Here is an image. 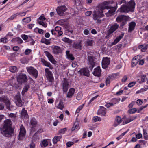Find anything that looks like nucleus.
I'll return each instance as SVG.
<instances>
[{"label": "nucleus", "mask_w": 148, "mask_h": 148, "mask_svg": "<svg viewBox=\"0 0 148 148\" xmlns=\"http://www.w3.org/2000/svg\"><path fill=\"white\" fill-rule=\"evenodd\" d=\"M135 3L134 0H131L125 5H123L119 9L121 12L128 13L129 11L133 12L134 10Z\"/></svg>", "instance_id": "f257e3e1"}, {"label": "nucleus", "mask_w": 148, "mask_h": 148, "mask_svg": "<svg viewBox=\"0 0 148 148\" xmlns=\"http://www.w3.org/2000/svg\"><path fill=\"white\" fill-rule=\"evenodd\" d=\"M103 8H98L95 10L93 11V18L94 20H97V23H100L101 22V20L99 18L103 17L104 15L103 14Z\"/></svg>", "instance_id": "f03ea898"}, {"label": "nucleus", "mask_w": 148, "mask_h": 148, "mask_svg": "<svg viewBox=\"0 0 148 148\" xmlns=\"http://www.w3.org/2000/svg\"><path fill=\"white\" fill-rule=\"evenodd\" d=\"M0 130L2 134L5 137H11L14 135V130L13 128L2 127H1Z\"/></svg>", "instance_id": "7ed1b4c3"}, {"label": "nucleus", "mask_w": 148, "mask_h": 148, "mask_svg": "<svg viewBox=\"0 0 148 148\" xmlns=\"http://www.w3.org/2000/svg\"><path fill=\"white\" fill-rule=\"evenodd\" d=\"M123 5H125L126 4V1L125 0H118L116 3V7H110V10H109L108 12L105 13V14L107 17H109L110 16L114 14V13L116 10L117 7V6L118 4L120 5L122 4Z\"/></svg>", "instance_id": "20e7f679"}, {"label": "nucleus", "mask_w": 148, "mask_h": 148, "mask_svg": "<svg viewBox=\"0 0 148 148\" xmlns=\"http://www.w3.org/2000/svg\"><path fill=\"white\" fill-rule=\"evenodd\" d=\"M130 17L128 16L124 15L118 16L116 18V21L118 22H121L120 27H123L126 23L127 21L129 19Z\"/></svg>", "instance_id": "39448f33"}, {"label": "nucleus", "mask_w": 148, "mask_h": 148, "mask_svg": "<svg viewBox=\"0 0 148 148\" xmlns=\"http://www.w3.org/2000/svg\"><path fill=\"white\" fill-rule=\"evenodd\" d=\"M61 84L62 86V90L65 92H66L69 87V85L68 80L66 78H64L63 80L62 81Z\"/></svg>", "instance_id": "423d86ee"}, {"label": "nucleus", "mask_w": 148, "mask_h": 148, "mask_svg": "<svg viewBox=\"0 0 148 148\" xmlns=\"http://www.w3.org/2000/svg\"><path fill=\"white\" fill-rule=\"evenodd\" d=\"M0 101L4 103L6 106L7 108L9 110H10V102L7 96L3 95L0 97Z\"/></svg>", "instance_id": "0eeeda50"}, {"label": "nucleus", "mask_w": 148, "mask_h": 148, "mask_svg": "<svg viewBox=\"0 0 148 148\" xmlns=\"http://www.w3.org/2000/svg\"><path fill=\"white\" fill-rule=\"evenodd\" d=\"M67 10V8L65 5H62L57 7L56 10L57 14L60 16H63L64 12Z\"/></svg>", "instance_id": "6e6552de"}, {"label": "nucleus", "mask_w": 148, "mask_h": 148, "mask_svg": "<svg viewBox=\"0 0 148 148\" xmlns=\"http://www.w3.org/2000/svg\"><path fill=\"white\" fill-rule=\"evenodd\" d=\"M45 75L48 80L51 82L53 81L54 78L53 75L51 71H50L48 68L45 69Z\"/></svg>", "instance_id": "1a4fd4ad"}, {"label": "nucleus", "mask_w": 148, "mask_h": 148, "mask_svg": "<svg viewBox=\"0 0 148 148\" xmlns=\"http://www.w3.org/2000/svg\"><path fill=\"white\" fill-rule=\"evenodd\" d=\"M119 27V25L116 23L112 24L107 32L108 36H110L111 34L117 30Z\"/></svg>", "instance_id": "9d476101"}, {"label": "nucleus", "mask_w": 148, "mask_h": 148, "mask_svg": "<svg viewBox=\"0 0 148 148\" xmlns=\"http://www.w3.org/2000/svg\"><path fill=\"white\" fill-rule=\"evenodd\" d=\"M28 72L31 74L35 78H37L38 76V71L32 67H30L27 68Z\"/></svg>", "instance_id": "9b49d317"}, {"label": "nucleus", "mask_w": 148, "mask_h": 148, "mask_svg": "<svg viewBox=\"0 0 148 148\" xmlns=\"http://www.w3.org/2000/svg\"><path fill=\"white\" fill-rule=\"evenodd\" d=\"M26 133V131L24 127L23 126H21L19 134L18 140H21L24 138Z\"/></svg>", "instance_id": "f8f14e48"}, {"label": "nucleus", "mask_w": 148, "mask_h": 148, "mask_svg": "<svg viewBox=\"0 0 148 148\" xmlns=\"http://www.w3.org/2000/svg\"><path fill=\"white\" fill-rule=\"evenodd\" d=\"M14 99L15 103L18 106L21 107L23 106L24 103L22 102L20 98V95L19 94H17L15 97Z\"/></svg>", "instance_id": "ddd939ff"}, {"label": "nucleus", "mask_w": 148, "mask_h": 148, "mask_svg": "<svg viewBox=\"0 0 148 148\" xmlns=\"http://www.w3.org/2000/svg\"><path fill=\"white\" fill-rule=\"evenodd\" d=\"M110 58L107 57L103 58L102 62V66L103 68H106L110 63Z\"/></svg>", "instance_id": "4468645a"}, {"label": "nucleus", "mask_w": 148, "mask_h": 148, "mask_svg": "<svg viewBox=\"0 0 148 148\" xmlns=\"http://www.w3.org/2000/svg\"><path fill=\"white\" fill-rule=\"evenodd\" d=\"M27 77L25 74H21L19 75L17 79L18 82L22 83L26 81Z\"/></svg>", "instance_id": "2eb2a0df"}, {"label": "nucleus", "mask_w": 148, "mask_h": 148, "mask_svg": "<svg viewBox=\"0 0 148 148\" xmlns=\"http://www.w3.org/2000/svg\"><path fill=\"white\" fill-rule=\"evenodd\" d=\"M53 52L55 54L60 53L61 52V49L60 48L57 46H53L51 47Z\"/></svg>", "instance_id": "dca6fc26"}, {"label": "nucleus", "mask_w": 148, "mask_h": 148, "mask_svg": "<svg viewBox=\"0 0 148 148\" xmlns=\"http://www.w3.org/2000/svg\"><path fill=\"white\" fill-rule=\"evenodd\" d=\"M45 53L46 55L48 58L49 61L54 64H56V61L54 60L52 55L48 51H45Z\"/></svg>", "instance_id": "f3484780"}, {"label": "nucleus", "mask_w": 148, "mask_h": 148, "mask_svg": "<svg viewBox=\"0 0 148 148\" xmlns=\"http://www.w3.org/2000/svg\"><path fill=\"white\" fill-rule=\"evenodd\" d=\"M4 125L3 127H6L10 128L12 127V123L10 119H7L5 120L4 122Z\"/></svg>", "instance_id": "a211bd4d"}, {"label": "nucleus", "mask_w": 148, "mask_h": 148, "mask_svg": "<svg viewBox=\"0 0 148 148\" xmlns=\"http://www.w3.org/2000/svg\"><path fill=\"white\" fill-rule=\"evenodd\" d=\"M101 70L100 68L98 66L95 69V71L93 73V75L95 76L99 77L101 75Z\"/></svg>", "instance_id": "6ab92c4d"}, {"label": "nucleus", "mask_w": 148, "mask_h": 148, "mask_svg": "<svg viewBox=\"0 0 148 148\" xmlns=\"http://www.w3.org/2000/svg\"><path fill=\"white\" fill-rule=\"evenodd\" d=\"M79 72L81 75L88 76L89 75V71L86 69H82L79 71Z\"/></svg>", "instance_id": "aec40b11"}, {"label": "nucleus", "mask_w": 148, "mask_h": 148, "mask_svg": "<svg viewBox=\"0 0 148 148\" xmlns=\"http://www.w3.org/2000/svg\"><path fill=\"white\" fill-rule=\"evenodd\" d=\"M124 33H122L119 36L117 37L112 42V45H114L116 44L123 37L124 35Z\"/></svg>", "instance_id": "412c9836"}, {"label": "nucleus", "mask_w": 148, "mask_h": 148, "mask_svg": "<svg viewBox=\"0 0 148 148\" xmlns=\"http://www.w3.org/2000/svg\"><path fill=\"white\" fill-rule=\"evenodd\" d=\"M136 25V23L134 22H132L129 23V27L128 30L129 32H130L134 30Z\"/></svg>", "instance_id": "4be33fe9"}, {"label": "nucleus", "mask_w": 148, "mask_h": 148, "mask_svg": "<svg viewBox=\"0 0 148 148\" xmlns=\"http://www.w3.org/2000/svg\"><path fill=\"white\" fill-rule=\"evenodd\" d=\"M106 108L102 106H101L97 114H101L102 116H105L106 114Z\"/></svg>", "instance_id": "5701e85b"}, {"label": "nucleus", "mask_w": 148, "mask_h": 148, "mask_svg": "<svg viewBox=\"0 0 148 148\" xmlns=\"http://www.w3.org/2000/svg\"><path fill=\"white\" fill-rule=\"evenodd\" d=\"M139 59H138V56L135 57L132 61V66L134 67L136 66L138 63Z\"/></svg>", "instance_id": "b1692460"}, {"label": "nucleus", "mask_w": 148, "mask_h": 148, "mask_svg": "<svg viewBox=\"0 0 148 148\" xmlns=\"http://www.w3.org/2000/svg\"><path fill=\"white\" fill-rule=\"evenodd\" d=\"M41 61L45 66L49 67L51 69H53V67L50 63L47 62L44 59L42 58L41 59Z\"/></svg>", "instance_id": "393cba45"}, {"label": "nucleus", "mask_w": 148, "mask_h": 148, "mask_svg": "<svg viewBox=\"0 0 148 148\" xmlns=\"http://www.w3.org/2000/svg\"><path fill=\"white\" fill-rule=\"evenodd\" d=\"M75 89L74 88H71L67 93V97L68 98H71L74 94L75 92Z\"/></svg>", "instance_id": "a878e982"}, {"label": "nucleus", "mask_w": 148, "mask_h": 148, "mask_svg": "<svg viewBox=\"0 0 148 148\" xmlns=\"http://www.w3.org/2000/svg\"><path fill=\"white\" fill-rule=\"evenodd\" d=\"M21 114L22 117H26L27 118L28 117L27 111L25 110V109L24 108H23L22 109Z\"/></svg>", "instance_id": "bb28decb"}, {"label": "nucleus", "mask_w": 148, "mask_h": 148, "mask_svg": "<svg viewBox=\"0 0 148 148\" xmlns=\"http://www.w3.org/2000/svg\"><path fill=\"white\" fill-rule=\"evenodd\" d=\"M37 122L36 119L34 118L31 119L30 121V124L32 126V127L36 126L37 125Z\"/></svg>", "instance_id": "cd10ccee"}, {"label": "nucleus", "mask_w": 148, "mask_h": 148, "mask_svg": "<svg viewBox=\"0 0 148 148\" xmlns=\"http://www.w3.org/2000/svg\"><path fill=\"white\" fill-rule=\"evenodd\" d=\"M138 48L139 49H141V51L143 52H145L146 51V50L148 49V44L145 46L143 45H140L138 46Z\"/></svg>", "instance_id": "c85d7f7f"}, {"label": "nucleus", "mask_w": 148, "mask_h": 148, "mask_svg": "<svg viewBox=\"0 0 148 148\" xmlns=\"http://www.w3.org/2000/svg\"><path fill=\"white\" fill-rule=\"evenodd\" d=\"M88 59L89 63L93 67L95 64L93 57L92 56H88Z\"/></svg>", "instance_id": "c756f323"}, {"label": "nucleus", "mask_w": 148, "mask_h": 148, "mask_svg": "<svg viewBox=\"0 0 148 148\" xmlns=\"http://www.w3.org/2000/svg\"><path fill=\"white\" fill-rule=\"evenodd\" d=\"M66 53L67 56V58L68 59H70L71 60H73L74 59V58L72 54L70 53L69 51H66Z\"/></svg>", "instance_id": "7c9ffc66"}, {"label": "nucleus", "mask_w": 148, "mask_h": 148, "mask_svg": "<svg viewBox=\"0 0 148 148\" xmlns=\"http://www.w3.org/2000/svg\"><path fill=\"white\" fill-rule=\"evenodd\" d=\"M121 117L119 116H116L115 118V121L116 122H115L113 124V126L115 127L117 126L120 122H121Z\"/></svg>", "instance_id": "2f4dec72"}, {"label": "nucleus", "mask_w": 148, "mask_h": 148, "mask_svg": "<svg viewBox=\"0 0 148 148\" xmlns=\"http://www.w3.org/2000/svg\"><path fill=\"white\" fill-rule=\"evenodd\" d=\"M61 138V136H55L53 139V143L54 144H56L57 142L60 140Z\"/></svg>", "instance_id": "473e14b6"}, {"label": "nucleus", "mask_w": 148, "mask_h": 148, "mask_svg": "<svg viewBox=\"0 0 148 148\" xmlns=\"http://www.w3.org/2000/svg\"><path fill=\"white\" fill-rule=\"evenodd\" d=\"M16 80L14 77H12L11 79L9 81V83L11 85L13 86L16 84Z\"/></svg>", "instance_id": "72a5a7b5"}, {"label": "nucleus", "mask_w": 148, "mask_h": 148, "mask_svg": "<svg viewBox=\"0 0 148 148\" xmlns=\"http://www.w3.org/2000/svg\"><path fill=\"white\" fill-rule=\"evenodd\" d=\"M75 49L81 50L82 45L81 42L75 43L73 45Z\"/></svg>", "instance_id": "f704fd0d"}, {"label": "nucleus", "mask_w": 148, "mask_h": 148, "mask_svg": "<svg viewBox=\"0 0 148 148\" xmlns=\"http://www.w3.org/2000/svg\"><path fill=\"white\" fill-rule=\"evenodd\" d=\"M56 106L57 108L61 110H62L64 107V105L61 100L59 101L58 103L56 105Z\"/></svg>", "instance_id": "c9c22d12"}, {"label": "nucleus", "mask_w": 148, "mask_h": 148, "mask_svg": "<svg viewBox=\"0 0 148 148\" xmlns=\"http://www.w3.org/2000/svg\"><path fill=\"white\" fill-rule=\"evenodd\" d=\"M30 88V86L29 85H25L23 88V90L22 92V94L24 95L25 93L28 90L29 88Z\"/></svg>", "instance_id": "e433bc0d"}, {"label": "nucleus", "mask_w": 148, "mask_h": 148, "mask_svg": "<svg viewBox=\"0 0 148 148\" xmlns=\"http://www.w3.org/2000/svg\"><path fill=\"white\" fill-rule=\"evenodd\" d=\"M136 118V116H133L127 118L125 121V123L127 124L130 122L133 121Z\"/></svg>", "instance_id": "4c0bfd02"}, {"label": "nucleus", "mask_w": 148, "mask_h": 148, "mask_svg": "<svg viewBox=\"0 0 148 148\" xmlns=\"http://www.w3.org/2000/svg\"><path fill=\"white\" fill-rule=\"evenodd\" d=\"M9 70L12 73H15L17 71V68L15 66H11L9 68Z\"/></svg>", "instance_id": "58836bf2"}, {"label": "nucleus", "mask_w": 148, "mask_h": 148, "mask_svg": "<svg viewBox=\"0 0 148 148\" xmlns=\"http://www.w3.org/2000/svg\"><path fill=\"white\" fill-rule=\"evenodd\" d=\"M92 44V40H88L85 42V45L87 46H91Z\"/></svg>", "instance_id": "ea45409f"}, {"label": "nucleus", "mask_w": 148, "mask_h": 148, "mask_svg": "<svg viewBox=\"0 0 148 148\" xmlns=\"http://www.w3.org/2000/svg\"><path fill=\"white\" fill-rule=\"evenodd\" d=\"M62 40L64 42H66L70 44H71L72 42V41L69 38H64L62 39Z\"/></svg>", "instance_id": "a19ab883"}, {"label": "nucleus", "mask_w": 148, "mask_h": 148, "mask_svg": "<svg viewBox=\"0 0 148 148\" xmlns=\"http://www.w3.org/2000/svg\"><path fill=\"white\" fill-rule=\"evenodd\" d=\"M137 111V109L136 108H134L130 109L128 110V112L129 114H132L134 113Z\"/></svg>", "instance_id": "79ce46f5"}, {"label": "nucleus", "mask_w": 148, "mask_h": 148, "mask_svg": "<svg viewBox=\"0 0 148 148\" xmlns=\"http://www.w3.org/2000/svg\"><path fill=\"white\" fill-rule=\"evenodd\" d=\"M83 94L81 92H79L76 96V99L78 100H80L82 97Z\"/></svg>", "instance_id": "37998d69"}, {"label": "nucleus", "mask_w": 148, "mask_h": 148, "mask_svg": "<svg viewBox=\"0 0 148 148\" xmlns=\"http://www.w3.org/2000/svg\"><path fill=\"white\" fill-rule=\"evenodd\" d=\"M38 22L39 24L45 27H46L47 26V23L43 21L38 20Z\"/></svg>", "instance_id": "c03bdc74"}, {"label": "nucleus", "mask_w": 148, "mask_h": 148, "mask_svg": "<svg viewBox=\"0 0 148 148\" xmlns=\"http://www.w3.org/2000/svg\"><path fill=\"white\" fill-rule=\"evenodd\" d=\"M22 21L26 23H28L31 21V19L29 17H27L22 19Z\"/></svg>", "instance_id": "a18cd8bd"}, {"label": "nucleus", "mask_w": 148, "mask_h": 148, "mask_svg": "<svg viewBox=\"0 0 148 148\" xmlns=\"http://www.w3.org/2000/svg\"><path fill=\"white\" fill-rule=\"evenodd\" d=\"M93 120L95 122H96L98 121H100L101 120V119L100 117L97 116H95L93 117Z\"/></svg>", "instance_id": "49530a36"}, {"label": "nucleus", "mask_w": 148, "mask_h": 148, "mask_svg": "<svg viewBox=\"0 0 148 148\" xmlns=\"http://www.w3.org/2000/svg\"><path fill=\"white\" fill-rule=\"evenodd\" d=\"M144 136V138L146 140L148 139V133H147L145 130H143Z\"/></svg>", "instance_id": "de8ad7c7"}, {"label": "nucleus", "mask_w": 148, "mask_h": 148, "mask_svg": "<svg viewBox=\"0 0 148 148\" xmlns=\"http://www.w3.org/2000/svg\"><path fill=\"white\" fill-rule=\"evenodd\" d=\"M18 15L17 13L16 14L11 16L10 18H8V19L10 20H13Z\"/></svg>", "instance_id": "09e8293b"}, {"label": "nucleus", "mask_w": 148, "mask_h": 148, "mask_svg": "<svg viewBox=\"0 0 148 148\" xmlns=\"http://www.w3.org/2000/svg\"><path fill=\"white\" fill-rule=\"evenodd\" d=\"M41 41L42 43H44L47 45H49V44L50 43V42H49V41L47 39L45 38H44L43 39L41 40Z\"/></svg>", "instance_id": "8fccbe9b"}, {"label": "nucleus", "mask_w": 148, "mask_h": 148, "mask_svg": "<svg viewBox=\"0 0 148 148\" xmlns=\"http://www.w3.org/2000/svg\"><path fill=\"white\" fill-rule=\"evenodd\" d=\"M8 116L12 118L15 119L17 116L16 114L11 113L9 114Z\"/></svg>", "instance_id": "3c124183"}, {"label": "nucleus", "mask_w": 148, "mask_h": 148, "mask_svg": "<svg viewBox=\"0 0 148 148\" xmlns=\"http://www.w3.org/2000/svg\"><path fill=\"white\" fill-rule=\"evenodd\" d=\"M148 106V104H147L144 106H141L138 110H137V111L138 112V113L140 112L143 109L146 108Z\"/></svg>", "instance_id": "603ef678"}, {"label": "nucleus", "mask_w": 148, "mask_h": 148, "mask_svg": "<svg viewBox=\"0 0 148 148\" xmlns=\"http://www.w3.org/2000/svg\"><path fill=\"white\" fill-rule=\"evenodd\" d=\"M48 142L46 140H44L42 142V144L45 147L47 146L48 145Z\"/></svg>", "instance_id": "864d4df0"}, {"label": "nucleus", "mask_w": 148, "mask_h": 148, "mask_svg": "<svg viewBox=\"0 0 148 148\" xmlns=\"http://www.w3.org/2000/svg\"><path fill=\"white\" fill-rule=\"evenodd\" d=\"M84 106V104H83L80 106L77 109L76 112L77 113H78L83 108Z\"/></svg>", "instance_id": "5fc2aeb1"}, {"label": "nucleus", "mask_w": 148, "mask_h": 148, "mask_svg": "<svg viewBox=\"0 0 148 148\" xmlns=\"http://www.w3.org/2000/svg\"><path fill=\"white\" fill-rule=\"evenodd\" d=\"M38 133L39 132L38 131H37L36 133H35L33 135V139L34 140L36 141L37 140V134H38Z\"/></svg>", "instance_id": "6e6d98bb"}, {"label": "nucleus", "mask_w": 148, "mask_h": 148, "mask_svg": "<svg viewBox=\"0 0 148 148\" xmlns=\"http://www.w3.org/2000/svg\"><path fill=\"white\" fill-rule=\"evenodd\" d=\"M67 128H64L60 130L59 131V133L64 134Z\"/></svg>", "instance_id": "4d7b16f0"}, {"label": "nucleus", "mask_w": 148, "mask_h": 148, "mask_svg": "<svg viewBox=\"0 0 148 148\" xmlns=\"http://www.w3.org/2000/svg\"><path fill=\"white\" fill-rule=\"evenodd\" d=\"M136 82H132L128 84V86L129 87H132L135 84Z\"/></svg>", "instance_id": "13d9d810"}, {"label": "nucleus", "mask_w": 148, "mask_h": 148, "mask_svg": "<svg viewBox=\"0 0 148 148\" xmlns=\"http://www.w3.org/2000/svg\"><path fill=\"white\" fill-rule=\"evenodd\" d=\"M31 51V50L29 49H26L25 52V53L26 55L29 54Z\"/></svg>", "instance_id": "bf43d9fd"}, {"label": "nucleus", "mask_w": 148, "mask_h": 148, "mask_svg": "<svg viewBox=\"0 0 148 148\" xmlns=\"http://www.w3.org/2000/svg\"><path fill=\"white\" fill-rule=\"evenodd\" d=\"M99 96V95H97L96 96L94 97L90 100L88 103V104H90L95 99H96Z\"/></svg>", "instance_id": "052dcab7"}, {"label": "nucleus", "mask_w": 148, "mask_h": 148, "mask_svg": "<svg viewBox=\"0 0 148 148\" xmlns=\"http://www.w3.org/2000/svg\"><path fill=\"white\" fill-rule=\"evenodd\" d=\"M73 143H74L73 142H68L66 143L67 146L68 147H71Z\"/></svg>", "instance_id": "680f3d73"}, {"label": "nucleus", "mask_w": 148, "mask_h": 148, "mask_svg": "<svg viewBox=\"0 0 148 148\" xmlns=\"http://www.w3.org/2000/svg\"><path fill=\"white\" fill-rule=\"evenodd\" d=\"M1 42L6 43L7 42V39L6 38H2L1 39Z\"/></svg>", "instance_id": "e2e57ef3"}, {"label": "nucleus", "mask_w": 148, "mask_h": 148, "mask_svg": "<svg viewBox=\"0 0 148 148\" xmlns=\"http://www.w3.org/2000/svg\"><path fill=\"white\" fill-rule=\"evenodd\" d=\"M136 103L138 105H140L142 104L143 102L141 100L139 99L137 101Z\"/></svg>", "instance_id": "0e129e2a"}, {"label": "nucleus", "mask_w": 148, "mask_h": 148, "mask_svg": "<svg viewBox=\"0 0 148 148\" xmlns=\"http://www.w3.org/2000/svg\"><path fill=\"white\" fill-rule=\"evenodd\" d=\"M138 63L139 65H143L144 63V61L143 59L140 60V59H139V60H138Z\"/></svg>", "instance_id": "69168bd1"}, {"label": "nucleus", "mask_w": 148, "mask_h": 148, "mask_svg": "<svg viewBox=\"0 0 148 148\" xmlns=\"http://www.w3.org/2000/svg\"><path fill=\"white\" fill-rule=\"evenodd\" d=\"M136 138L137 139H140L142 137V135L140 133H138L136 135Z\"/></svg>", "instance_id": "338daca9"}, {"label": "nucleus", "mask_w": 148, "mask_h": 148, "mask_svg": "<svg viewBox=\"0 0 148 148\" xmlns=\"http://www.w3.org/2000/svg\"><path fill=\"white\" fill-rule=\"evenodd\" d=\"M26 12H21L18 14V15H20L21 16H25L26 14Z\"/></svg>", "instance_id": "774afa93"}]
</instances>
